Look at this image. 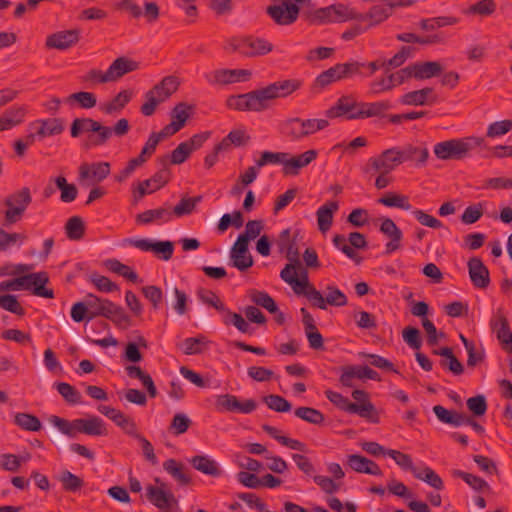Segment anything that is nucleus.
<instances>
[{"mask_svg":"<svg viewBox=\"0 0 512 512\" xmlns=\"http://www.w3.org/2000/svg\"><path fill=\"white\" fill-rule=\"evenodd\" d=\"M483 143L484 139L480 137L453 138L436 143L433 152L439 160H462Z\"/></svg>","mask_w":512,"mask_h":512,"instance_id":"obj_1","label":"nucleus"},{"mask_svg":"<svg viewBox=\"0 0 512 512\" xmlns=\"http://www.w3.org/2000/svg\"><path fill=\"white\" fill-rule=\"evenodd\" d=\"M48 281L49 278L46 272L31 273L8 281L1 282L0 291H17L21 289H32V293L34 295L51 299L54 297V292L52 289H47L45 287Z\"/></svg>","mask_w":512,"mask_h":512,"instance_id":"obj_2","label":"nucleus"},{"mask_svg":"<svg viewBox=\"0 0 512 512\" xmlns=\"http://www.w3.org/2000/svg\"><path fill=\"white\" fill-rule=\"evenodd\" d=\"M226 49L245 57H257L270 53L273 50V44L266 39L250 35L231 38Z\"/></svg>","mask_w":512,"mask_h":512,"instance_id":"obj_3","label":"nucleus"},{"mask_svg":"<svg viewBox=\"0 0 512 512\" xmlns=\"http://www.w3.org/2000/svg\"><path fill=\"white\" fill-rule=\"evenodd\" d=\"M302 81L299 79H285L273 82L266 87L260 88V94L263 99L264 105L267 109L271 106V101L278 98H285L300 89Z\"/></svg>","mask_w":512,"mask_h":512,"instance_id":"obj_4","label":"nucleus"},{"mask_svg":"<svg viewBox=\"0 0 512 512\" xmlns=\"http://www.w3.org/2000/svg\"><path fill=\"white\" fill-rule=\"evenodd\" d=\"M226 105L228 108L237 111L262 112L267 110V105H264L259 89L244 94L231 95L227 98Z\"/></svg>","mask_w":512,"mask_h":512,"instance_id":"obj_5","label":"nucleus"},{"mask_svg":"<svg viewBox=\"0 0 512 512\" xmlns=\"http://www.w3.org/2000/svg\"><path fill=\"white\" fill-rule=\"evenodd\" d=\"M299 270V276L289 281L288 284L297 295L305 296L313 307L323 306L322 293L309 282L307 271L303 268H299Z\"/></svg>","mask_w":512,"mask_h":512,"instance_id":"obj_6","label":"nucleus"},{"mask_svg":"<svg viewBox=\"0 0 512 512\" xmlns=\"http://www.w3.org/2000/svg\"><path fill=\"white\" fill-rule=\"evenodd\" d=\"M266 13L277 25L288 26L298 19L300 7L296 2L283 0L280 4L268 6Z\"/></svg>","mask_w":512,"mask_h":512,"instance_id":"obj_7","label":"nucleus"},{"mask_svg":"<svg viewBox=\"0 0 512 512\" xmlns=\"http://www.w3.org/2000/svg\"><path fill=\"white\" fill-rule=\"evenodd\" d=\"M257 408V402L254 399L240 401L235 395L221 394L215 399V409L218 412H237L250 414Z\"/></svg>","mask_w":512,"mask_h":512,"instance_id":"obj_8","label":"nucleus"},{"mask_svg":"<svg viewBox=\"0 0 512 512\" xmlns=\"http://www.w3.org/2000/svg\"><path fill=\"white\" fill-rule=\"evenodd\" d=\"M363 102H358L353 96H341L335 105L326 110L325 114L328 118L334 119L345 116L348 120L363 119V117H352L359 110H363Z\"/></svg>","mask_w":512,"mask_h":512,"instance_id":"obj_9","label":"nucleus"},{"mask_svg":"<svg viewBox=\"0 0 512 512\" xmlns=\"http://www.w3.org/2000/svg\"><path fill=\"white\" fill-rule=\"evenodd\" d=\"M160 162L163 167L159 171H157L151 178L146 179L139 183L137 191L140 198L145 196L146 194L153 193L159 190L170 181L171 171L167 167L168 156L160 158Z\"/></svg>","mask_w":512,"mask_h":512,"instance_id":"obj_10","label":"nucleus"},{"mask_svg":"<svg viewBox=\"0 0 512 512\" xmlns=\"http://www.w3.org/2000/svg\"><path fill=\"white\" fill-rule=\"evenodd\" d=\"M251 75L246 69H217L205 74V79L212 85H227L247 81Z\"/></svg>","mask_w":512,"mask_h":512,"instance_id":"obj_11","label":"nucleus"},{"mask_svg":"<svg viewBox=\"0 0 512 512\" xmlns=\"http://www.w3.org/2000/svg\"><path fill=\"white\" fill-rule=\"evenodd\" d=\"M490 327L495 332L502 349L512 354V332L510 331L509 321L502 309H498L492 316Z\"/></svg>","mask_w":512,"mask_h":512,"instance_id":"obj_12","label":"nucleus"},{"mask_svg":"<svg viewBox=\"0 0 512 512\" xmlns=\"http://www.w3.org/2000/svg\"><path fill=\"white\" fill-rule=\"evenodd\" d=\"M128 243L142 251H151L160 259L168 261L172 258L174 252V243L172 241H151L150 239H128Z\"/></svg>","mask_w":512,"mask_h":512,"instance_id":"obj_13","label":"nucleus"},{"mask_svg":"<svg viewBox=\"0 0 512 512\" xmlns=\"http://www.w3.org/2000/svg\"><path fill=\"white\" fill-rule=\"evenodd\" d=\"M247 238H238L230 250V265L244 272L253 266L254 260L248 250Z\"/></svg>","mask_w":512,"mask_h":512,"instance_id":"obj_14","label":"nucleus"},{"mask_svg":"<svg viewBox=\"0 0 512 512\" xmlns=\"http://www.w3.org/2000/svg\"><path fill=\"white\" fill-rule=\"evenodd\" d=\"M80 40V29L61 30L47 36V49L67 50Z\"/></svg>","mask_w":512,"mask_h":512,"instance_id":"obj_15","label":"nucleus"},{"mask_svg":"<svg viewBox=\"0 0 512 512\" xmlns=\"http://www.w3.org/2000/svg\"><path fill=\"white\" fill-rule=\"evenodd\" d=\"M156 483H160V487L149 485L146 487V497L149 502L162 511H169L173 504L177 503L171 492L165 491V483L160 482L159 478L155 479Z\"/></svg>","mask_w":512,"mask_h":512,"instance_id":"obj_16","label":"nucleus"},{"mask_svg":"<svg viewBox=\"0 0 512 512\" xmlns=\"http://www.w3.org/2000/svg\"><path fill=\"white\" fill-rule=\"evenodd\" d=\"M400 164H402V162L398 147L386 149L379 156L372 157L368 161V165L371 166L374 171L383 172H391Z\"/></svg>","mask_w":512,"mask_h":512,"instance_id":"obj_17","label":"nucleus"},{"mask_svg":"<svg viewBox=\"0 0 512 512\" xmlns=\"http://www.w3.org/2000/svg\"><path fill=\"white\" fill-rule=\"evenodd\" d=\"M96 315H101L112 321L117 327L127 329L131 326V318L125 310L110 300L104 302V306L98 309Z\"/></svg>","mask_w":512,"mask_h":512,"instance_id":"obj_18","label":"nucleus"},{"mask_svg":"<svg viewBox=\"0 0 512 512\" xmlns=\"http://www.w3.org/2000/svg\"><path fill=\"white\" fill-rule=\"evenodd\" d=\"M30 130H36L38 139L60 135L64 129V120L61 118H47L33 121L29 124Z\"/></svg>","mask_w":512,"mask_h":512,"instance_id":"obj_19","label":"nucleus"},{"mask_svg":"<svg viewBox=\"0 0 512 512\" xmlns=\"http://www.w3.org/2000/svg\"><path fill=\"white\" fill-rule=\"evenodd\" d=\"M398 152L402 163L410 161L417 167H424L429 158L428 148L424 144H406L398 147Z\"/></svg>","mask_w":512,"mask_h":512,"instance_id":"obj_20","label":"nucleus"},{"mask_svg":"<svg viewBox=\"0 0 512 512\" xmlns=\"http://www.w3.org/2000/svg\"><path fill=\"white\" fill-rule=\"evenodd\" d=\"M467 266L472 284L476 288H487L490 284V273L483 261L478 257H472L469 259Z\"/></svg>","mask_w":512,"mask_h":512,"instance_id":"obj_21","label":"nucleus"},{"mask_svg":"<svg viewBox=\"0 0 512 512\" xmlns=\"http://www.w3.org/2000/svg\"><path fill=\"white\" fill-rule=\"evenodd\" d=\"M380 232L390 239L385 245L386 254H391L400 249L403 233L392 219L384 218L382 220Z\"/></svg>","mask_w":512,"mask_h":512,"instance_id":"obj_22","label":"nucleus"},{"mask_svg":"<svg viewBox=\"0 0 512 512\" xmlns=\"http://www.w3.org/2000/svg\"><path fill=\"white\" fill-rule=\"evenodd\" d=\"M317 155V151L311 149L291 158L286 157L283 173L285 175H298L302 168L306 167L316 159Z\"/></svg>","mask_w":512,"mask_h":512,"instance_id":"obj_23","label":"nucleus"},{"mask_svg":"<svg viewBox=\"0 0 512 512\" xmlns=\"http://www.w3.org/2000/svg\"><path fill=\"white\" fill-rule=\"evenodd\" d=\"M109 174L110 163L108 162L84 163L79 167V178L81 180L91 178L99 183L106 179Z\"/></svg>","mask_w":512,"mask_h":512,"instance_id":"obj_24","label":"nucleus"},{"mask_svg":"<svg viewBox=\"0 0 512 512\" xmlns=\"http://www.w3.org/2000/svg\"><path fill=\"white\" fill-rule=\"evenodd\" d=\"M138 68V62L126 57H119L115 59L107 69L106 79H111V82L117 81L124 75L136 71Z\"/></svg>","mask_w":512,"mask_h":512,"instance_id":"obj_25","label":"nucleus"},{"mask_svg":"<svg viewBox=\"0 0 512 512\" xmlns=\"http://www.w3.org/2000/svg\"><path fill=\"white\" fill-rule=\"evenodd\" d=\"M303 19L310 25H326L335 23L332 5L318 9H302Z\"/></svg>","mask_w":512,"mask_h":512,"instance_id":"obj_26","label":"nucleus"},{"mask_svg":"<svg viewBox=\"0 0 512 512\" xmlns=\"http://www.w3.org/2000/svg\"><path fill=\"white\" fill-rule=\"evenodd\" d=\"M172 219V212L169 207H159L149 209L136 215V223L139 225H149L151 223L162 224Z\"/></svg>","mask_w":512,"mask_h":512,"instance_id":"obj_27","label":"nucleus"},{"mask_svg":"<svg viewBox=\"0 0 512 512\" xmlns=\"http://www.w3.org/2000/svg\"><path fill=\"white\" fill-rule=\"evenodd\" d=\"M26 113L25 106H13L5 110L0 116V132L20 125L24 121Z\"/></svg>","mask_w":512,"mask_h":512,"instance_id":"obj_28","label":"nucleus"},{"mask_svg":"<svg viewBox=\"0 0 512 512\" xmlns=\"http://www.w3.org/2000/svg\"><path fill=\"white\" fill-rule=\"evenodd\" d=\"M77 433H83L90 436L107 435L104 422L97 416H92L88 419H76Z\"/></svg>","mask_w":512,"mask_h":512,"instance_id":"obj_29","label":"nucleus"},{"mask_svg":"<svg viewBox=\"0 0 512 512\" xmlns=\"http://www.w3.org/2000/svg\"><path fill=\"white\" fill-rule=\"evenodd\" d=\"M280 132L290 141H300L306 138L300 117L288 118L281 122Z\"/></svg>","mask_w":512,"mask_h":512,"instance_id":"obj_30","label":"nucleus"},{"mask_svg":"<svg viewBox=\"0 0 512 512\" xmlns=\"http://www.w3.org/2000/svg\"><path fill=\"white\" fill-rule=\"evenodd\" d=\"M433 354L444 357V359L440 361L441 367L447 369L454 375H461L464 372L463 364L454 355L450 347L435 349L433 350Z\"/></svg>","mask_w":512,"mask_h":512,"instance_id":"obj_31","label":"nucleus"},{"mask_svg":"<svg viewBox=\"0 0 512 512\" xmlns=\"http://www.w3.org/2000/svg\"><path fill=\"white\" fill-rule=\"evenodd\" d=\"M433 88L425 87L420 90L411 91L401 96L400 102L404 105L423 106L435 102V97L431 100L429 96L432 94Z\"/></svg>","mask_w":512,"mask_h":512,"instance_id":"obj_32","label":"nucleus"},{"mask_svg":"<svg viewBox=\"0 0 512 512\" xmlns=\"http://www.w3.org/2000/svg\"><path fill=\"white\" fill-rule=\"evenodd\" d=\"M94 128L92 134H89L85 140L84 146L87 149L105 145L112 136V128L98 121Z\"/></svg>","mask_w":512,"mask_h":512,"instance_id":"obj_33","label":"nucleus"},{"mask_svg":"<svg viewBox=\"0 0 512 512\" xmlns=\"http://www.w3.org/2000/svg\"><path fill=\"white\" fill-rule=\"evenodd\" d=\"M133 92L131 90L120 91L111 101L103 104L100 109L107 115L120 113L132 99Z\"/></svg>","mask_w":512,"mask_h":512,"instance_id":"obj_34","label":"nucleus"},{"mask_svg":"<svg viewBox=\"0 0 512 512\" xmlns=\"http://www.w3.org/2000/svg\"><path fill=\"white\" fill-rule=\"evenodd\" d=\"M340 80H343V79L341 76V71H340L339 65L336 64V65L330 67L329 69L323 71L322 73H320L314 80L312 88L314 91L320 92L323 89H325L326 87H328L329 85H331L332 83L340 81Z\"/></svg>","mask_w":512,"mask_h":512,"instance_id":"obj_35","label":"nucleus"},{"mask_svg":"<svg viewBox=\"0 0 512 512\" xmlns=\"http://www.w3.org/2000/svg\"><path fill=\"white\" fill-rule=\"evenodd\" d=\"M363 110H359L357 114L352 115V117H384L385 112L391 108V103L388 100H382L377 102H363Z\"/></svg>","mask_w":512,"mask_h":512,"instance_id":"obj_36","label":"nucleus"},{"mask_svg":"<svg viewBox=\"0 0 512 512\" xmlns=\"http://www.w3.org/2000/svg\"><path fill=\"white\" fill-rule=\"evenodd\" d=\"M413 78L417 80L429 79L442 72V66L435 61L418 62L412 64Z\"/></svg>","mask_w":512,"mask_h":512,"instance_id":"obj_37","label":"nucleus"},{"mask_svg":"<svg viewBox=\"0 0 512 512\" xmlns=\"http://www.w3.org/2000/svg\"><path fill=\"white\" fill-rule=\"evenodd\" d=\"M190 464L194 469L209 476L216 477L221 473L218 464L206 455H196L192 457Z\"/></svg>","mask_w":512,"mask_h":512,"instance_id":"obj_38","label":"nucleus"},{"mask_svg":"<svg viewBox=\"0 0 512 512\" xmlns=\"http://www.w3.org/2000/svg\"><path fill=\"white\" fill-rule=\"evenodd\" d=\"M179 82L174 76L164 77L158 84L151 88L152 92L165 102L178 89Z\"/></svg>","mask_w":512,"mask_h":512,"instance_id":"obj_39","label":"nucleus"},{"mask_svg":"<svg viewBox=\"0 0 512 512\" xmlns=\"http://www.w3.org/2000/svg\"><path fill=\"white\" fill-rule=\"evenodd\" d=\"M337 210V202H328L317 210L318 228L321 232L325 233L330 229L333 222V213Z\"/></svg>","mask_w":512,"mask_h":512,"instance_id":"obj_40","label":"nucleus"},{"mask_svg":"<svg viewBox=\"0 0 512 512\" xmlns=\"http://www.w3.org/2000/svg\"><path fill=\"white\" fill-rule=\"evenodd\" d=\"M351 414H357L361 418L368 420L371 423H379V414L374 404L371 401H365L364 403H353L350 405Z\"/></svg>","mask_w":512,"mask_h":512,"instance_id":"obj_41","label":"nucleus"},{"mask_svg":"<svg viewBox=\"0 0 512 512\" xmlns=\"http://www.w3.org/2000/svg\"><path fill=\"white\" fill-rule=\"evenodd\" d=\"M392 14V11L387 6L383 5H375L370 8L368 13L361 14L363 17L362 19H358V21H367L369 20V24L367 25V29L370 27H373L375 25H378L382 22H384L386 19L390 17Z\"/></svg>","mask_w":512,"mask_h":512,"instance_id":"obj_42","label":"nucleus"},{"mask_svg":"<svg viewBox=\"0 0 512 512\" xmlns=\"http://www.w3.org/2000/svg\"><path fill=\"white\" fill-rule=\"evenodd\" d=\"M194 108L195 107L193 105L187 104L186 102L178 103L171 110V122L181 130L185 126L191 114L194 112Z\"/></svg>","mask_w":512,"mask_h":512,"instance_id":"obj_43","label":"nucleus"},{"mask_svg":"<svg viewBox=\"0 0 512 512\" xmlns=\"http://www.w3.org/2000/svg\"><path fill=\"white\" fill-rule=\"evenodd\" d=\"M164 470L169 473L180 485L186 486L191 483L190 476L185 472L181 463L175 459H168L163 463Z\"/></svg>","mask_w":512,"mask_h":512,"instance_id":"obj_44","label":"nucleus"},{"mask_svg":"<svg viewBox=\"0 0 512 512\" xmlns=\"http://www.w3.org/2000/svg\"><path fill=\"white\" fill-rule=\"evenodd\" d=\"M335 23H343L350 20L362 19L361 13L356 12L350 6L343 3L332 4Z\"/></svg>","mask_w":512,"mask_h":512,"instance_id":"obj_45","label":"nucleus"},{"mask_svg":"<svg viewBox=\"0 0 512 512\" xmlns=\"http://www.w3.org/2000/svg\"><path fill=\"white\" fill-rule=\"evenodd\" d=\"M32 202V196L30 189L28 187H23L18 191H15L14 193L9 194L5 200L4 205L5 206H14L22 207V209H27V207Z\"/></svg>","mask_w":512,"mask_h":512,"instance_id":"obj_46","label":"nucleus"},{"mask_svg":"<svg viewBox=\"0 0 512 512\" xmlns=\"http://www.w3.org/2000/svg\"><path fill=\"white\" fill-rule=\"evenodd\" d=\"M250 300L257 306L263 307L268 312L275 314L278 312V307L274 299L265 291L250 290Z\"/></svg>","mask_w":512,"mask_h":512,"instance_id":"obj_47","label":"nucleus"},{"mask_svg":"<svg viewBox=\"0 0 512 512\" xmlns=\"http://www.w3.org/2000/svg\"><path fill=\"white\" fill-rule=\"evenodd\" d=\"M362 368L363 366L361 365L342 366L340 368L341 374L339 377V382L341 385L344 387H353L355 379L362 380Z\"/></svg>","mask_w":512,"mask_h":512,"instance_id":"obj_48","label":"nucleus"},{"mask_svg":"<svg viewBox=\"0 0 512 512\" xmlns=\"http://www.w3.org/2000/svg\"><path fill=\"white\" fill-rule=\"evenodd\" d=\"M413 475L416 479L426 482L436 490H442L444 488L441 477L428 466H425L422 470L417 468Z\"/></svg>","mask_w":512,"mask_h":512,"instance_id":"obj_49","label":"nucleus"},{"mask_svg":"<svg viewBox=\"0 0 512 512\" xmlns=\"http://www.w3.org/2000/svg\"><path fill=\"white\" fill-rule=\"evenodd\" d=\"M378 203L387 206L395 207L403 210H410L412 208L409 198L406 195L388 192L383 197L378 199Z\"/></svg>","mask_w":512,"mask_h":512,"instance_id":"obj_50","label":"nucleus"},{"mask_svg":"<svg viewBox=\"0 0 512 512\" xmlns=\"http://www.w3.org/2000/svg\"><path fill=\"white\" fill-rule=\"evenodd\" d=\"M433 412L439 421L445 424H450L455 427H459L462 425V417L464 414L458 413L455 411H450L441 405H435L433 407Z\"/></svg>","mask_w":512,"mask_h":512,"instance_id":"obj_51","label":"nucleus"},{"mask_svg":"<svg viewBox=\"0 0 512 512\" xmlns=\"http://www.w3.org/2000/svg\"><path fill=\"white\" fill-rule=\"evenodd\" d=\"M56 187L61 191L60 199L64 203L73 202L78 195V189L74 184H69L64 176L54 179Z\"/></svg>","mask_w":512,"mask_h":512,"instance_id":"obj_52","label":"nucleus"},{"mask_svg":"<svg viewBox=\"0 0 512 512\" xmlns=\"http://www.w3.org/2000/svg\"><path fill=\"white\" fill-rule=\"evenodd\" d=\"M347 302L346 295L340 289L335 286H328L326 297L323 296L324 305L318 308L325 310L327 305L342 307L345 306Z\"/></svg>","mask_w":512,"mask_h":512,"instance_id":"obj_53","label":"nucleus"},{"mask_svg":"<svg viewBox=\"0 0 512 512\" xmlns=\"http://www.w3.org/2000/svg\"><path fill=\"white\" fill-rule=\"evenodd\" d=\"M65 233L70 240H80L85 233V225L80 216H72L65 224Z\"/></svg>","mask_w":512,"mask_h":512,"instance_id":"obj_54","label":"nucleus"},{"mask_svg":"<svg viewBox=\"0 0 512 512\" xmlns=\"http://www.w3.org/2000/svg\"><path fill=\"white\" fill-rule=\"evenodd\" d=\"M14 423L25 431L36 432L42 427L38 417L29 413H17L14 416Z\"/></svg>","mask_w":512,"mask_h":512,"instance_id":"obj_55","label":"nucleus"},{"mask_svg":"<svg viewBox=\"0 0 512 512\" xmlns=\"http://www.w3.org/2000/svg\"><path fill=\"white\" fill-rule=\"evenodd\" d=\"M294 414L296 417L314 425H321L325 420V416L320 410L311 407H298Z\"/></svg>","mask_w":512,"mask_h":512,"instance_id":"obj_56","label":"nucleus"},{"mask_svg":"<svg viewBox=\"0 0 512 512\" xmlns=\"http://www.w3.org/2000/svg\"><path fill=\"white\" fill-rule=\"evenodd\" d=\"M59 481L62 484V488L66 492L72 493L79 491L84 485V481L79 476L73 474L68 470H64L61 472L59 476Z\"/></svg>","mask_w":512,"mask_h":512,"instance_id":"obj_57","label":"nucleus"},{"mask_svg":"<svg viewBox=\"0 0 512 512\" xmlns=\"http://www.w3.org/2000/svg\"><path fill=\"white\" fill-rule=\"evenodd\" d=\"M206 337L199 335L197 337H189L183 341V353L185 355H196L203 352L206 344Z\"/></svg>","mask_w":512,"mask_h":512,"instance_id":"obj_58","label":"nucleus"},{"mask_svg":"<svg viewBox=\"0 0 512 512\" xmlns=\"http://www.w3.org/2000/svg\"><path fill=\"white\" fill-rule=\"evenodd\" d=\"M106 266L111 272L121 275L133 283L138 281L137 273L134 272L129 266L121 263L119 260H108Z\"/></svg>","mask_w":512,"mask_h":512,"instance_id":"obj_59","label":"nucleus"},{"mask_svg":"<svg viewBox=\"0 0 512 512\" xmlns=\"http://www.w3.org/2000/svg\"><path fill=\"white\" fill-rule=\"evenodd\" d=\"M202 201V196H195L190 198L183 197L180 202L173 208L172 215L182 217L191 214L196 205Z\"/></svg>","mask_w":512,"mask_h":512,"instance_id":"obj_60","label":"nucleus"},{"mask_svg":"<svg viewBox=\"0 0 512 512\" xmlns=\"http://www.w3.org/2000/svg\"><path fill=\"white\" fill-rule=\"evenodd\" d=\"M414 48L410 46H402L401 49L390 59H385L386 73L394 68L402 66L406 60L411 57Z\"/></svg>","mask_w":512,"mask_h":512,"instance_id":"obj_61","label":"nucleus"},{"mask_svg":"<svg viewBox=\"0 0 512 512\" xmlns=\"http://www.w3.org/2000/svg\"><path fill=\"white\" fill-rule=\"evenodd\" d=\"M58 393L70 404L81 403L80 392L72 385L66 382H59L56 384Z\"/></svg>","mask_w":512,"mask_h":512,"instance_id":"obj_62","label":"nucleus"},{"mask_svg":"<svg viewBox=\"0 0 512 512\" xmlns=\"http://www.w3.org/2000/svg\"><path fill=\"white\" fill-rule=\"evenodd\" d=\"M97 121L92 118H76L71 124V136L79 137L84 132H93Z\"/></svg>","mask_w":512,"mask_h":512,"instance_id":"obj_63","label":"nucleus"},{"mask_svg":"<svg viewBox=\"0 0 512 512\" xmlns=\"http://www.w3.org/2000/svg\"><path fill=\"white\" fill-rule=\"evenodd\" d=\"M484 214V205L476 203L465 208L460 219L463 224L471 225L476 223Z\"/></svg>","mask_w":512,"mask_h":512,"instance_id":"obj_64","label":"nucleus"}]
</instances>
